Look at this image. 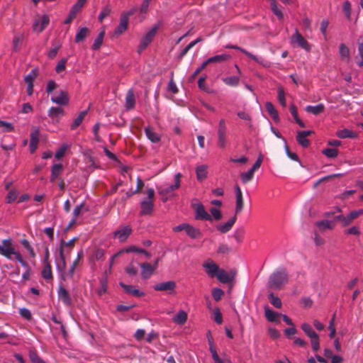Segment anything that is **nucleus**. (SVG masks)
I'll return each instance as SVG.
<instances>
[{
    "label": "nucleus",
    "mask_w": 363,
    "mask_h": 363,
    "mask_svg": "<svg viewBox=\"0 0 363 363\" xmlns=\"http://www.w3.org/2000/svg\"><path fill=\"white\" fill-rule=\"evenodd\" d=\"M0 255L4 256L7 259H16L21 265L28 269L23 274L22 278L24 280L30 279V268L28 263L23 259L19 252L16 251L11 239H6L1 241L0 244Z\"/></svg>",
    "instance_id": "f257e3e1"
},
{
    "label": "nucleus",
    "mask_w": 363,
    "mask_h": 363,
    "mask_svg": "<svg viewBox=\"0 0 363 363\" xmlns=\"http://www.w3.org/2000/svg\"><path fill=\"white\" fill-rule=\"evenodd\" d=\"M289 281V274L285 268L274 272L269 278L268 286L273 289H281Z\"/></svg>",
    "instance_id": "f03ea898"
},
{
    "label": "nucleus",
    "mask_w": 363,
    "mask_h": 363,
    "mask_svg": "<svg viewBox=\"0 0 363 363\" xmlns=\"http://www.w3.org/2000/svg\"><path fill=\"white\" fill-rule=\"evenodd\" d=\"M182 174L181 173L176 174L174 177V184L169 185L167 187L162 188L158 187L157 191L158 194L162 197V201L163 202H167L171 197L174 196V191L178 189L181 185V179Z\"/></svg>",
    "instance_id": "7ed1b4c3"
},
{
    "label": "nucleus",
    "mask_w": 363,
    "mask_h": 363,
    "mask_svg": "<svg viewBox=\"0 0 363 363\" xmlns=\"http://www.w3.org/2000/svg\"><path fill=\"white\" fill-rule=\"evenodd\" d=\"M301 329L311 339V347L313 351L316 352L320 349V340L318 335L313 330L312 327L306 323L301 325Z\"/></svg>",
    "instance_id": "20e7f679"
},
{
    "label": "nucleus",
    "mask_w": 363,
    "mask_h": 363,
    "mask_svg": "<svg viewBox=\"0 0 363 363\" xmlns=\"http://www.w3.org/2000/svg\"><path fill=\"white\" fill-rule=\"evenodd\" d=\"M227 142V127L225 121L220 119L218 126V146L224 149Z\"/></svg>",
    "instance_id": "39448f33"
},
{
    "label": "nucleus",
    "mask_w": 363,
    "mask_h": 363,
    "mask_svg": "<svg viewBox=\"0 0 363 363\" xmlns=\"http://www.w3.org/2000/svg\"><path fill=\"white\" fill-rule=\"evenodd\" d=\"M158 29V26L155 25L153 26L141 39L140 45L138 47V52L141 53L152 41L154 37L156 35L157 30Z\"/></svg>",
    "instance_id": "423d86ee"
},
{
    "label": "nucleus",
    "mask_w": 363,
    "mask_h": 363,
    "mask_svg": "<svg viewBox=\"0 0 363 363\" xmlns=\"http://www.w3.org/2000/svg\"><path fill=\"white\" fill-rule=\"evenodd\" d=\"M193 208L195 210L196 220L212 221L211 216L206 211L204 206L201 203L194 204Z\"/></svg>",
    "instance_id": "0eeeda50"
},
{
    "label": "nucleus",
    "mask_w": 363,
    "mask_h": 363,
    "mask_svg": "<svg viewBox=\"0 0 363 363\" xmlns=\"http://www.w3.org/2000/svg\"><path fill=\"white\" fill-rule=\"evenodd\" d=\"M50 23V18L48 15L36 18L33 24V30L37 33H42Z\"/></svg>",
    "instance_id": "6e6552de"
},
{
    "label": "nucleus",
    "mask_w": 363,
    "mask_h": 363,
    "mask_svg": "<svg viewBox=\"0 0 363 363\" xmlns=\"http://www.w3.org/2000/svg\"><path fill=\"white\" fill-rule=\"evenodd\" d=\"M133 229L130 225H123L120 227L113 233V236L119 240L120 242H125L132 234Z\"/></svg>",
    "instance_id": "1a4fd4ad"
},
{
    "label": "nucleus",
    "mask_w": 363,
    "mask_h": 363,
    "mask_svg": "<svg viewBox=\"0 0 363 363\" xmlns=\"http://www.w3.org/2000/svg\"><path fill=\"white\" fill-rule=\"evenodd\" d=\"M291 41L293 45H297L301 48L308 51L311 50V46L308 41L301 35L298 30H296L295 33L291 36Z\"/></svg>",
    "instance_id": "9d476101"
},
{
    "label": "nucleus",
    "mask_w": 363,
    "mask_h": 363,
    "mask_svg": "<svg viewBox=\"0 0 363 363\" xmlns=\"http://www.w3.org/2000/svg\"><path fill=\"white\" fill-rule=\"evenodd\" d=\"M176 288V283L174 281H168L155 284L153 289L157 291H168L172 294Z\"/></svg>",
    "instance_id": "9b49d317"
},
{
    "label": "nucleus",
    "mask_w": 363,
    "mask_h": 363,
    "mask_svg": "<svg viewBox=\"0 0 363 363\" xmlns=\"http://www.w3.org/2000/svg\"><path fill=\"white\" fill-rule=\"evenodd\" d=\"M235 271L232 270L228 273L224 269H220L216 277L221 283L228 284L235 279Z\"/></svg>",
    "instance_id": "f8f14e48"
},
{
    "label": "nucleus",
    "mask_w": 363,
    "mask_h": 363,
    "mask_svg": "<svg viewBox=\"0 0 363 363\" xmlns=\"http://www.w3.org/2000/svg\"><path fill=\"white\" fill-rule=\"evenodd\" d=\"M51 101L58 105L66 106L69 104V99L67 91L60 90L57 95L51 98Z\"/></svg>",
    "instance_id": "ddd939ff"
},
{
    "label": "nucleus",
    "mask_w": 363,
    "mask_h": 363,
    "mask_svg": "<svg viewBox=\"0 0 363 363\" xmlns=\"http://www.w3.org/2000/svg\"><path fill=\"white\" fill-rule=\"evenodd\" d=\"M235 196H236V205L235 208V214L240 213L244 206L243 202V197H242V193L241 191L240 187L238 185H235Z\"/></svg>",
    "instance_id": "4468645a"
},
{
    "label": "nucleus",
    "mask_w": 363,
    "mask_h": 363,
    "mask_svg": "<svg viewBox=\"0 0 363 363\" xmlns=\"http://www.w3.org/2000/svg\"><path fill=\"white\" fill-rule=\"evenodd\" d=\"M141 211L140 214L141 216L151 215L154 210V202L151 200L144 199L140 202Z\"/></svg>",
    "instance_id": "2eb2a0df"
},
{
    "label": "nucleus",
    "mask_w": 363,
    "mask_h": 363,
    "mask_svg": "<svg viewBox=\"0 0 363 363\" xmlns=\"http://www.w3.org/2000/svg\"><path fill=\"white\" fill-rule=\"evenodd\" d=\"M312 133L313 132L311 130L298 131L296 136V140L298 144L303 147H308L310 142L306 138Z\"/></svg>",
    "instance_id": "dca6fc26"
},
{
    "label": "nucleus",
    "mask_w": 363,
    "mask_h": 363,
    "mask_svg": "<svg viewBox=\"0 0 363 363\" xmlns=\"http://www.w3.org/2000/svg\"><path fill=\"white\" fill-rule=\"evenodd\" d=\"M237 215L235 213L234 216L230 218L225 223L217 225L216 229L221 233H226L230 231L237 220Z\"/></svg>",
    "instance_id": "f3484780"
},
{
    "label": "nucleus",
    "mask_w": 363,
    "mask_h": 363,
    "mask_svg": "<svg viewBox=\"0 0 363 363\" xmlns=\"http://www.w3.org/2000/svg\"><path fill=\"white\" fill-rule=\"evenodd\" d=\"M65 114V111L61 107H51L48 112V116L55 123H58L60 118Z\"/></svg>",
    "instance_id": "a211bd4d"
},
{
    "label": "nucleus",
    "mask_w": 363,
    "mask_h": 363,
    "mask_svg": "<svg viewBox=\"0 0 363 363\" xmlns=\"http://www.w3.org/2000/svg\"><path fill=\"white\" fill-rule=\"evenodd\" d=\"M128 27V20L126 15H121L119 25L116 28L114 34L120 35L123 33Z\"/></svg>",
    "instance_id": "6ab92c4d"
},
{
    "label": "nucleus",
    "mask_w": 363,
    "mask_h": 363,
    "mask_svg": "<svg viewBox=\"0 0 363 363\" xmlns=\"http://www.w3.org/2000/svg\"><path fill=\"white\" fill-rule=\"evenodd\" d=\"M77 240V238H74L68 242H65L64 240L61 241L60 248V257L62 262V268L63 269H65V266H66L63 247L66 246V247H69L72 248L74 246V243Z\"/></svg>",
    "instance_id": "aec40b11"
},
{
    "label": "nucleus",
    "mask_w": 363,
    "mask_h": 363,
    "mask_svg": "<svg viewBox=\"0 0 363 363\" xmlns=\"http://www.w3.org/2000/svg\"><path fill=\"white\" fill-rule=\"evenodd\" d=\"M119 285L123 289L124 291L126 294H130L135 297H141L145 295V294L140 291L139 289H135L132 285H128L123 282H120Z\"/></svg>",
    "instance_id": "412c9836"
},
{
    "label": "nucleus",
    "mask_w": 363,
    "mask_h": 363,
    "mask_svg": "<svg viewBox=\"0 0 363 363\" xmlns=\"http://www.w3.org/2000/svg\"><path fill=\"white\" fill-rule=\"evenodd\" d=\"M225 48H228V49H234V50H239L240 52H241L242 53L245 54L246 56L249 57L250 58H251L253 61L256 62H258L259 64H261L262 62V58H258L257 56H255V55L249 52L248 51H247L246 50L243 49L241 47H239L238 45H227L225 46Z\"/></svg>",
    "instance_id": "4be33fe9"
},
{
    "label": "nucleus",
    "mask_w": 363,
    "mask_h": 363,
    "mask_svg": "<svg viewBox=\"0 0 363 363\" xmlns=\"http://www.w3.org/2000/svg\"><path fill=\"white\" fill-rule=\"evenodd\" d=\"M39 130L38 129L33 130L30 133V153H34L38 148V143H39Z\"/></svg>",
    "instance_id": "5701e85b"
},
{
    "label": "nucleus",
    "mask_w": 363,
    "mask_h": 363,
    "mask_svg": "<svg viewBox=\"0 0 363 363\" xmlns=\"http://www.w3.org/2000/svg\"><path fill=\"white\" fill-rule=\"evenodd\" d=\"M203 266L206 273L211 277H216L220 269L218 266L212 261L203 264Z\"/></svg>",
    "instance_id": "b1692460"
},
{
    "label": "nucleus",
    "mask_w": 363,
    "mask_h": 363,
    "mask_svg": "<svg viewBox=\"0 0 363 363\" xmlns=\"http://www.w3.org/2000/svg\"><path fill=\"white\" fill-rule=\"evenodd\" d=\"M58 298L67 306H70L72 303V300L67 290L62 286H60L58 289Z\"/></svg>",
    "instance_id": "393cba45"
},
{
    "label": "nucleus",
    "mask_w": 363,
    "mask_h": 363,
    "mask_svg": "<svg viewBox=\"0 0 363 363\" xmlns=\"http://www.w3.org/2000/svg\"><path fill=\"white\" fill-rule=\"evenodd\" d=\"M230 59V56L228 54H223V55H218L211 57H209L206 61H204V63L207 66L208 64L211 63H220L225 62Z\"/></svg>",
    "instance_id": "a878e982"
},
{
    "label": "nucleus",
    "mask_w": 363,
    "mask_h": 363,
    "mask_svg": "<svg viewBox=\"0 0 363 363\" xmlns=\"http://www.w3.org/2000/svg\"><path fill=\"white\" fill-rule=\"evenodd\" d=\"M135 97L134 91L130 89L128 91L125 96V108L127 110H131L135 107Z\"/></svg>",
    "instance_id": "bb28decb"
},
{
    "label": "nucleus",
    "mask_w": 363,
    "mask_h": 363,
    "mask_svg": "<svg viewBox=\"0 0 363 363\" xmlns=\"http://www.w3.org/2000/svg\"><path fill=\"white\" fill-rule=\"evenodd\" d=\"M140 266L142 269L141 276H142L143 279H148L155 271V267H153L149 263H147V262L143 263V264H140Z\"/></svg>",
    "instance_id": "cd10ccee"
},
{
    "label": "nucleus",
    "mask_w": 363,
    "mask_h": 363,
    "mask_svg": "<svg viewBox=\"0 0 363 363\" xmlns=\"http://www.w3.org/2000/svg\"><path fill=\"white\" fill-rule=\"evenodd\" d=\"M315 225L320 231L326 230H333L335 228V224L333 220H323L315 223Z\"/></svg>",
    "instance_id": "c85d7f7f"
},
{
    "label": "nucleus",
    "mask_w": 363,
    "mask_h": 363,
    "mask_svg": "<svg viewBox=\"0 0 363 363\" xmlns=\"http://www.w3.org/2000/svg\"><path fill=\"white\" fill-rule=\"evenodd\" d=\"M63 172V166L61 164H55L51 168L50 182H53Z\"/></svg>",
    "instance_id": "c756f323"
},
{
    "label": "nucleus",
    "mask_w": 363,
    "mask_h": 363,
    "mask_svg": "<svg viewBox=\"0 0 363 363\" xmlns=\"http://www.w3.org/2000/svg\"><path fill=\"white\" fill-rule=\"evenodd\" d=\"M196 178L198 181L201 182L207 178L208 171L206 165L198 166L196 169Z\"/></svg>",
    "instance_id": "7c9ffc66"
},
{
    "label": "nucleus",
    "mask_w": 363,
    "mask_h": 363,
    "mask_svg": "<svg viewBox=\"0 0 363 363\" xmlns=\"http://www.w3.org/2000/svg\"><path fill=\"white\" fill-rule=\"evenodd\" d=\"M186 233L188 236H189L192 239H196L201 235V230L199 228H196L189 224L186 226Z\"/></svg>",
    "instance_id": "2f4dec72"
},
{
    "label": "nucleus",
    "mask_w": 363,
    "mask_h": 363,
    "mask_svg": "<svg viewBox=\"0 0 363 363\" xmlns=\"http://www.w3.org/2000/svg\"><path fill=\"white\" fill-rule=\"evenodd\" d=\"M306 111L308 113L317 116L325 111V106L323 104H319L316 106H307Z\"/></svg>",
    "instance_id": "473e14b6"
},
{
    "label": "nucleus",
    "mask_w": 363,
    "mask_h": 363,
    "mask_svg": "<svg viewBox=\"0 0 363 363\" xmlns=\"http://www.w3.org/2000/svg\"><path fill=\"white\" fill-rule=\"evenodd\" d=\"M265 108L267 111L269 113L272 119L277 122L279 120V114L277 111L275 109L274 105L271 102H267L265 104Z\"/></svg>",
    "instance_id": "72a5a7b5"
},
{
    "label": "nucleus",
    "mask_w": 363,
    "mask_h": 363,
    "mask_svg": "<svg viewBox=\"0 0 363 363\" xmlns=\"http://www.w3.org/2000/svg\"><path fill=\"white\" fill-rule=\"evenodd\" d=\"M89 29L86 27L81 28L76 34L75 43H80L83 41L89 34Z\"/></svg>",
    "instance_id": "f704fd0d"
},
{
    "label": "nucleus",
    "mask_w": 363,
    "mask_h": 363,
    "mask_svg": "<svg viewBox=\"0 0 363 363\" xmlns=\"http://www.w3.org/2000/svg\"><path fill=\"white\" fill-rule=\"evenodd\" d=\"M145 133L146 134V136L147 138L152 143H158L160 140V135L153 131V130L150 128L147 127L145 128Z\"/></svg>",
    "instance_id": "c9c22d12"
},
{
    "label": "nucleus",
    "mask_w": 363,
    "mask_h": 363,
    "mask_svg": "<svg viewBox=\"0 0 363 363\" xmlns=\"http://www.w3.org/2000/svg\"><path fill=\"white\" fill-rule=\"evenodd\" d=\"M265 316L269 322L279 323V318L281 316V314H279L269 308H266L265 309Z\"/></svg>",
    "instance_id": "e433bc0d"
},
{
    "label": "nucleus",
    "mask_w": 363,
    "mask_h": 363,
    "mask_svg": "<svg viewBox=\"0 0 363 363\" xmlns=\"http://www.w3.org/2000/svg\"><path fill=\"white\" fill-rule=\"evenodd\" d=\"M187 313L184 311H179L173 318V321L178 325H184L187 320Z\"/></svg>",
    "instance_id": "4c0bfd02"
},
{
    "label": "nucleus",
    "mask_w": 363,
    "mask_h": 363,
    "mask_svg": "<svg viewBox=\"0 0 363 363\" xmlns=\"http://www.w3.org/2000/svg\"><path fill=\"white\" fill-rule=\"evenodd\" d=\"M42 277L45 280L52 279V267L50 262L44 263V267L42 271Z\"/></svg>",
    "instance_id": "58836bf2"
},
{
    "label": "nucleus",
    "mask_w": 363,
    "mask_h": 363,
    "mask_svg": "<svg viewBox=\"0 0 363 363\" xmlns=\"http://www.w3.org/2000/svg\"><path fill=\"white\" fill-rule=\"evenodd\" d=\"M336 135L340 138H354L357 136L354 132L348 129L338 130Z\"/></svg>",
    "instance_id": "ea45409f"
},
{
    "label": "nucleus",
    "mask_w": 363,
    "mask_h": 363,
    "mask_svg": "<svg viewBox=\"0 0 363 363\" xmlns=\"http://www.w3.org/2000/svg\"><path fill=\"white\" fill-rule=\"evenodd\" d=\"M87 114V111H83L79 113L78 116L74 120L71 125V130H75L83 121L84 118Z\"/></svg>",
    "instance_id": "a19ab883"
},
{
    "label": "nucleus",
    "mask_w": 363,
    "mask_h": 363,
    "mask_svg": "<svg viewBox=\"0 0 363 363\" xmlns=\"http://www.w3.org/2000/svg\"><path fill=\"white\" fill-rule=\"evenodd\" d=\"M202 41L201 38H198L195 40L191 42L186 47H185L179 53L178 58L179 60H182L184 55H186V53L189 52V50L193 48L195 45H196L198 43Z\"/></svg>",
    "instance_id": "79ce46f5"
},
{
    "label": "nucleus",
    "mask_w": 363,
    "mask_h": 363,
    "mask_svg": "<svg viewBox=\"0 0 363 363\" xmlns=\"http://www.w3.org/2000/svg\"><path fill=\"white\" fill-rule=\"evenodd\" d=\"M104 35H105V30H103L102 31H101L99 33L97 38L95 39L94 43L91 46L92 50H99V48H101V46L103 43Z\"/></svg>",
    "instance_id": "37998d69"
},
{
    "label": "nucleus",
    "mask_w": 363,
    "mask_h": 363,
    "mask_svg": "<svg viewBox=\"0 0 363 363\" xmlns=\"http://www.w3.org/2000/svg\"><path fill=\"white\" fill-rule=\"evenodd\" d=\"M24 39V35L23 34H17L14 35L13 39V47L14 51L17 52L21 48V45Z\"/></svg>",
    "instance_id": "c03bdc74"
},
{
    "label": "nucleus",
    "mask_w": 363,
    "mask_h": 363,
    "mask_svg": "<svg viewBox=\"0 0 363 363\" xmlns=\"http://www.w3.org/2000/svg\"><path fill=\"white\" fill-rule=\"evenodd\" d=\"M290 111H291V113L292 114V116H294V119H295V121L296 122V123L298 124V125L301 128H304L305 127V124L304 123L298 118V111H297V108L296 106L294 105V104H291L290 106Z\"/></svg>",
    "instance_id": "a18cd8bd"
},
{
    "label": "nucleus",
    "mask_w": 363,
    "mask_h": 363,
    "mask_svg": "<svg viewBox=\"0 0 363 363\" xmlns=\"http://www.w3.org/2000/svg\"><path fill=\"white\" fill-rule=\"evenodd\" d=\"M104 256V250L102 249L95 250L90 256V262H96L101 259Z\"/></svg>",
    "instance_id": "49530a36"
},
{
    "label": "nucleus",
    "mask_w": 363,
    "mask_h": 363,
    "mask_svg": "<svg viewBox=\"0 0 363 363\" xmlns=\"http://www.w3.org/2000/svg\"><path fill=\"white\" fill-rule=\"evenodd\" d=\"M86 1V0H78L77 2L72 6L71 10L69 11V13L76 16L78 12L83 7Z\"/></svg>",
    "instance_id": "de8ad7c7"
},
{
    "label": "nucleus",
    "mask_w": 363,
    "mask_h": 363,
    "mask_svg": "<svg viewBox=\"0 0 363 363\" xmlns=\"http://www.w3.org/2000/svg\"><path fill=\"white\" fill-rule=\"evenodd\" d=\"M358 52L361 60L357 62L359 67H363V36H360L357 40Z\"/></svg>",
    "instance_id": "09e8293b"
},
{
    "label": "nucleus",
    "mask_w": 363,
    "mask_h": 363,
    "mask_svg": "<svg viewBox=\"0 0 363 363\" xmlns=\"http://www.w3.org/2000/svg\"><path fill=\"white\" fill-rule=\"evenodd\" d=\"M269 299L270 301V303L276 308H280L282 306V303L281 299L275 296L273 293H270L269 294Z\"/></svg>",
    "instance_id": "8fccbe9b"
},
{
    "label": "nucleus",
    "mask_w": 363,
    "mask_h": 363,
    "mask_svg": "<svg viewBox=\"0 0 363 363\" xmlns=\"http://www.w3.org/2000/svg\"><path fill=\"white\" fill-rule=\"evenodd\" d=\"M37 76L38 70L36 69H32L31 72L25 77L24 81L27 84H33V81Z\"/></svg>",
    "instance_id": "3c124183"
},
{
    "label": "nucleus",
    "mask_w": 363,
    "mask_h": 363,
    "mask_svg": "<svg viewBox=\"0 0 363 363\" xmlns=\"http://www.w3.org/2000/svg\"><path fill=\"white\" fill-rule=\"evenodd\" d=\"M339 52L341 59H350V50L344 43L340 44Z\"/></svg>",
    "instance_id": "603ef678"
},
{
    "label": "nucleus",
    "mask_w": 363,
    "mask_h": 363,
    "mask_svg": "<svg viewBox=\"0 0 363 363\" xmlns=\"http://www.w3.org/2000/svg\"><path fill=\"white\" fill-rule=\"evenodd\" d=\"M338 150L336 148H326L323 150L322 153L329 158H335L338 155Z\"/></svg>",
    "instance_id": "864d4df0"
},
{
    "label": "nucleus",
    "mask_w": 363,
    "mask_h": 363,
    "mask_svg": "<svg viewBox=\"0 0 363 363\" xmlns=\"http://www.w3.org/2000/svg\"><path fill=\"white\" fill-rule=\"evenodd\" d=\"M254 172L252 169H249L247 172H243L240 174V178L244 184L251 181L254 177Z\"/></svg>",
    "instance_id": "5fc2aeb1"
},
{
    "label": "nucleus",
    "mask_w": 363,
    "mask_h": 363,
    "mask_svg": "<svg viewBox=\"0 0 363 363\" xmlns=\"http://www.w3.org/2000/svg\"><path fill=\"white\" fill-rule=\"evenodd\" d=\"M83 251L81 250L78 252L77 259L73 262L70 269H69V274H70L71 277L74 275L75 268L78 264V262L83 257Z\"/></svg>",
    "instance_id": "6e6d98bb"
},
{
    "label": "nucleus",
    "mask_w": 363,
    "mask_h": 363,
    "mask_svg": "<svg viewBox=\"0 0 363 363\" xmlns=\"http://www.w3.org/2000/svg\"><path fill=\"white\" fill-rule=\"evenodd\" d=\"M52 45L53 48L48 53V57L50 59H53L56 57L57 52L61 47V45L59 43H53Z\"/></svg>",
    "instance_id": "4d7b16f0"
},
{
    "label": "nucleus",
    "mask_w": 363,
    "mask_h": 363,
    "mask_svg": "<svg viewBox=\"0 0 363 363\" xmlns=\"http://www.w3.org/2000/svg\"><path fill=\"white\" fill-rule=\"evenodd\" d=\"M240 79L238 77L233 76L228 77L223 79V82L229 86H237L239 84Z\"/></svg>",
    "instance_id": "13d9d810"
},
{
    "label": "nucleus",
    "mask_w": 363,
    "mask_h": 363,
    "mask_svg": "<svg viewBox=\"0 0 363 363\" xmlns=\"http://www.w3.org/2000/svg\"><path fill=\"white\" fill-rule=\"evenodd\" d=\"M125 252H126L141 253V254H144L146 257H150V253L147 250H143V249L138 248V247H136L135 246H130V247L125 249Z\"/></svg>",
    "instance_id": "bf43d9fd"
},
{
    "label": "nucleus",
    "mask_w": 363,
    "mask_h": 363,
    "mask_svg": "<svg viewBox=\"0 0 363 363\" xmlns=\"http://www.w3.org/2000/svg\"><path fill=\"white\" fill-rule=\"evenodd\" d=\"M29 359L31 363H45L35 351L29 352Z\"/></svg>",
    "instance_id": "052dcab7"
},
{
    "label": "nucleus",
    "mask_w": 363,
    "mask_h": 363,
    "mask_svg": "<svg viewBox=\"0 0 363 363\" xmlns=\"http://www.w3.org/2000/svg\"><path fill=\"white\" fill-rule=\"evenodd\" d=\"M224 295V291L219 288H215L212 290V296L216 301H219Z\"/></svg>",
    "instance_id": "680f3d73"
},
{
    "label": "nucleus",
    "mask_w": 363,
    "mask_h": 363,
    "mask_svg": "<svg viewBox=\"0 0 363 363\" xmlns=\"http://www.w3.org/2000/svg\"><path fill=\"white\" fill-rule=\"evenodd\" d=\"M244 235L245 229L243 228H240L235 231L233 237L237 242H241L242 241Z\"/></svg>",
    "instance_id": "e2e57ef3"
},
{
    "label": "nucleus",
    "mask_w": 363,
    "mask_h": 363,
    "mask_svg": "<svg viewBox=\"0 0 363 363\" xmlns=\"http://www.w3.org/2000/svg\"><path fill=\"white\" fill-rule=\"evenodd\" d=\"M111 11V9L108 6L103 8V9L101 10V11L99 16V21L100 22H102L105 18H106L107 16H108L110 15Z\"/></svg>",
    "instance_id": "0e129e2a"
},
{
    "label": "nucleus",
    "mask_w": 363,
    "mask_h": 363,
    "mask_svg": "<svg viewBox=\"0 0 363 363\" xmlns=\"http://www.w3.org/2000/svg\"><path fill=\"white\" fill-rule=\"evenodd\" d=\"M0 128H2L6 132H11L14 130L12 123L0 120Z\"/></svg>",
    "instance_id": "69168bd1"
},
{
    "label": "nucleus",
    "mask_w": 363,
    "mask_h": 363,
    "mask_svg": "<svg viewBox=\"0 0 363 363\" xmlns=\"http://www.w3.org/2000/svg\"><path fill=\"white\" fill-rule=\"evenodd\" d=\"M18 197V192L16 190H11L6 196V201L8 203L13 202Z\"/></svg>",
    "instance_id": "338daca9"
},
{
    "label": "nucleus",
    "mask_w": 363,
    "mask_h": 363,
    "mask_svg": "<svg viewBox=\"0 0 363 363\" xmlns=\"http://www.w3.org/2000/svg\"><path fill=\"white\" fill-rule=\"evenodd\" d=\"M210 212L211 213L212 219L214 218L216 220H219L222 218V213L220 211L216 208H211L210 209Z\"/></svg>",
    "instance_id": "774afa93"
}]
</instances>
